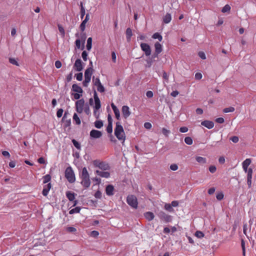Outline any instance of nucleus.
Segmentation results:
<instances>
[{
    "label": "nucleus",
    "instance_id": "obj_64",
    "mask_svg": "<svg viewBox=\"0 0 256 256\" xmlns=\"http://www.w3.org/2000/svg\"><path fill=\"white\" fill-rule=\"evenodd\" d=\"M94 196L97 198H100L102 197V193L100 191L98 190L94 194Z\"/></svg>",
    "mask_w": 256,
    "mask_h": 256
},
{
    "label": "nucleus",
    "instance_id": "obj_7",
    "mask_svg": "<svg viewBox=\"0 0 256 256\" xmlns=\"http://www.w3.org/2000/svg\"><path fill=\"white\" fill-rule=\"evenodd\" d=\"M140 48L142 51L145 53L146 56H149L151 54V49L150 46L146 43H142Z\"/></svg>",
    "mask_w": 256,
    "mask_h": 256
},
{
    "label": "nucleus",
    "instance_id": "obj_1",
    "mask_svg": "<svg viewBox=\"0 0 256 256\" xmlns=\"http://www.w3.org/2000/svg\"><path fill=\"white\" fill-rule=\"evenodd\" d=\"M116 128L114 130V134L116 138L124 144L126 140V134L120 122L116 123Z\"/></svg>",
    "mask_w": 256,
    "mask_h": 256
},
{
    "label": "nucleus",
    "instance_id": "obj_5",
    "mask_svg": "<svg viewBox=\"0 0 256 256\" xmlns=\"http://www.w3.org/2000/svg\"><path fill=\"white\" fill-rule=\"evenodd\" d=\"M157 215L160 220L166 222H170L172 220V216L166 214L163 211L158 212Z\"/></svg>",
    "mask_w": 256,
    "mask_h": 256
},
{
    "label": "nucleus",
    "instance_id": "obj_57",
    "mask_svg": "<svg viewBox=\"0 0 256 256\" xmlns=\"http://www.w3.org/2000/svg\"><path fill=\"white\" fill-rule=\"evenodd\" d=\"M247 178H252V168H249L248 172Z\"/></svg>",
    "mask_w": 256,
    "mask_h": 256
},
{
    "label": "nucleus",
    "instance_id": "obj_2",
    "mask_svg": "<svg viewBox=\"0 0 256 256\" xmlns=\"http://www.w3.org/2000/svg\"><path fill=\"white\" fill-rule=\"evenodd\" d=\"M80 178L81 179V184L85 188H88L90 185V176L86 167L82 169V172L80 174Z\"/></svg>",
    "mask_w": 256,
    "mask_h": 256
},
{
    "label": "nucleus",
    "instance_id": "obj_42",
    "mask_svg": "<svg viewBox=\"0 0 256 256\" xmlns=\"http://www.w3.org/2000/svg\"><path fill=\"white\" fill-rule=\"evenodd\" d=\"M106 130L108 133L112 134V124H108Z\"/></svg>",
    "mask_w": 256,
    "mask_h": 256
},
{
    "label": "nucleus",
    "instance_id": "obj_49",
    "mask_svg": "<svg viewBox=\"0 0 256 256\" xmlns=\"http://www.w3.org/2000/svg\"><path fill=\"white\" fill-rule=\"evenodd\" d=\"M172 170L176 171L178 169V166L176 164H172L170 166Z\"/></svg>",
    "mask_w": 256,
    "mask_h": 256
},
{
    "label": "nucleus",
    "instance_id": "obj_16",
    "mask_svg": "<svg viewBox=\"0 0 256 256\" xmlns=\"http://www.w3.org/2000/svg\"><path fill=\"white\" fill-rule=\"evenodd\" d=\"M51 187L52 185L50 183H48L44 186V188L42 192V194H43V196H48V192L50 189L51 188Z\"/></svg>",
    "mask_w": 256,
    "mask_h": 256
},
{
    "label": "nucleus",
    "instance_id": "obj_43",
    "mask_svg": "<svg viewBox=\"0 0 256 256\" xmlns=\"http://www.w3.org/2000/svg\"><path fill=\"white\" fill-rule=\"evenodd\" d=\"M84 110L86 114L89 115L90 114V109L88 104L85 105Z\"/></svg>",
    "mask_w": 256,
    "mask_h": 256
},
{
    "label": "nucleus",
    "instance_id": "obj_18",
    "mask_svg": "<svg viewBox=\"0 0 256 256\" xmlns=\"http://www.w3.org/2000/svg\"><path fill=\"white\" fill-rule=\"evenodd\" d=\"M72 90L80 94H82L83 92V90L82 88L78 86L77 84H72Z\"/></svg>",
    "mask_w": 256,
    "mask_h": 256
},
{
    "label": "nucleus",
    "instance_id": "obj_8",
    "mask_svg": "<svg viewBox=\"0 0 256 256\" xmlns=\"http://www.w3.org/2000/svg\"><path fill=\"white\" fill-rule=\"evenodd\" d=\"M90 136L92 138H98L102 136V132L98 130H92L90 132Z\"/></svg>",
    "mask_w": 256,
    "mask_h": 256
},
{
    "label": "nucleus",
    "instance_id": "obj_26",
    "mask_svg": "<svg viewBox=\"0 0 256 256\" xmlns=\"http://www.w3.org/2000/svg\"><path fill=\"white\" fill-rule=\"evenodd\" d=\"M132 35V30L130 28H128L126 30V37L128 42L130 40L131 37Z\"/></svg>",
    "mask_w": 256,
    "mask_h": 256
},
{
    "label": "nucleus",
    "instance_id": "obj_20",
    "mask_svg": "<svg viewBox=\"0 0 256 256\" xmlns=\"http://www.w3.org/2000/svg\"><path fill=\"white\" fill-rule=\"evenodd\" d=\"M66 114H67V112H65V113L64 114V116H63V118H62V121H63L64 122V126L66 127V128L70 126L71 124V120H70V119L65 120Z\"/></svg>",
    "mask_w": 256,
    "mask_h": 256
},
{
    "label": "nucleus",
    "instance_id": "obj_9",
    "mask_svg": "<svg viewBox=\"0 0 256 256\" xmlns=\"http://www.w3.org/2000/svg\"><path fill=\"white\" fill-rule=\"evenodd\" d=\"M122 116L126 119L130 115L131 112L130 110V108L127 106H122Z\"/></svg>",
    "mask_w": 256,
    "mask_h": 256
},
{
    "label": "nucleus",
    "instance_id": "obj_17",
    "mask_svg": "<svg viewBox=\"0 0 256 256\" xmlns=\"http://www.w3.org/2000/svg\"><path fill=\"white\" fill-rule=\"evenodd\" d=\"M96 173L102 178H108L110 176V173L108 172L96 170Z\"/></svg>",
    "mask_w": 256,
    "mask_h": 256
},
{
    "label": "nucleus",
    "instance_id": "obj_34",
    "mask_svg": "<svg viewBox=\"0 0 256 256\" xmlns=\"http://www.w3.org/2000/svg\"><path fill=\"white\" fill-rule=\"evenodd\" d=\"M90 80L91 78L84 77V80L82 82L84 86L87 87L88 86V84L90 81Z\"/></svg>",
    "mask_w": 256,
    "mask_h": 256
},
{
    "label": "nucleus",
    "instance_id": "obj_55",
    "mask_svg": "<svg viewBox=\"0 0 256 256\" xmlns=\"http://www.w3.org/2000/svg\"><path fill=\"white\" fill-rule=\"evenodd\" d=\"M64 110L62 108H60L56 112V116L58 118H60L63 114Z\"/></svg>",
    "mask_w": 256,
    "mask_h": 256
},
{
    "label": "nucleus",
    "instance_id": "obj_53",
    "mask_svg": "<svg viewBox=\"0 0 256 256\" xmlns=\"http://www.w3.org/2000/svg\"><path fill=\"white\" fill-rule=\"evenodd\" d=\"M216 198L217 200H222L224 198L223 193L222 192L218 193L216 194Z\"/></svg>",
    "mask_w": 256,
    "mask_h": 256
},
{
    "label": "nucleus",
    "instance_id": "obj_39",
    "mask_svg": "<svg viewBox=\"0 0 256 256\" xmlns=\"http://www.w3.org/2000/svg\"><path fill=\"white\" fill-rule=\"evenodd\" d=\"M251 163V160L250 158H246V160H244L242 163V166H248Z\"/></svg>",
    "mask_w": 256,
    "mask_h": 256
},
{
    "label": "nucleus",
    "instance_id": "obj_15",
    "mask_svg": "<svg viewBox=\"0 0 256 256\" xmlns=\"http://www.w3.org/2000/svg\"><path fill=\"white\" fill-rule=\"evenodd\" d=\"M201 124L208 129H211L214 126V123L210 120H204L201 122Z\"/></svg>",
    "mask_w": 256,
    "mask_h": 256
},
{
    "label": "nucleus",
    "instance_id": "obj_32",
    "mask_svg": "<svg viewBox=\"0 0 256 256\" xmlns=\"http://www.w3.org/2000/svg\"><path fill=\"white\" fill-rule=\"evenodd\" d=\"M43 183L46 184L51 180V176L50 174H47L43 176Z\"/></svg>",
    "mask_w": 256,
    "mask_h": 256
},
{
    "label": "nucleus",
    "instance_id": "obj_14",
    "mask_svg": "<svg viewBox=\"0 0 256 256\" xmlns=\"http://www.w3.org/2000/svg\"><path fill=\"white\" fill-rule=\"evenodd\" d=\"M114 187L112 185H108L106 188V195L111 196L114 195Z\"/></svg>",
    "mask_w": 256,
    "mask_h": 256
},
{
    "label": "nucleus",
    "instance_id": "obj_58",
    "mask_svg": "<svg viewBox=\"0 0 256 256\" xmlns=\"http://www.w3.org/2000/svg\"><path fill=\"white\" fill-rule=\"evenodd\" d=\"M58 28L60 32L61 33L62 36H64L65 34L64 28L60 25H58Z\"/></svg>",
    "mask_w": 256,
    "mask_h": 256
},
{
    "label": "nucleus",
    "instance_id": "obj_10",
    "mask_svg": "<svg viewBox=\"0 0 256 256\" xmlns=\"http://www.w3.org/2000/svg\"><path fill=\"white\" fill-rule=\"evenodd\" d=\"M94 100L95 106L94 108L96 110H99L100 108V101L98 98L97 93L96 91L94 92Z\"/></svg>",
    "mask_w": 256,
    "mask_h": 256
},
{
    "label": "nucleus",
    "instance_id": "obj_45",
    "mask_svg": "<svg viewBox=\"0 0 256 256\" xmlns=\"http://www.w3.org/2000/svg\"><path fill=\"white\" fill-rule=\"evenodd\" d=\"M170 130L166 129V128H162V133L164 136L168 137V134H170Z\"/></svg>",
    "mask_w": 256,
    "mask_h": 256
},
{
    "label": "nucleus",
    "instance_id": "obj_31",
    "mask_svg": "<svg viewBox=\"0 0 256 256\" xmlns=\"http://www.w3.org/2000/svg\"><path fill=\"white\" fill-rule=\"evenodd\" d=\"M94 126L97 128H100L103 126V122L102 120H96L94 122Z\"/></svg>",
    "mask_w": 256,
    "mask_h": 256
},
{
    "label": "nucleus",
    "instance_id": "obj_30",
    "mask_svg": "<svg viewBox=\"0 0 256 256\" xmlns=\"http://www.w3.org/2000/svg\"><path fill=\"white\" fill-rule=\"evenodd\" d=\"M80 206H77L74 208L70 210L69 214H72L76 213H79L80 210Z\"/></svg>",
    "mask_w": 256,
    "mask_h": 256
},
{
    "label": "nucleus",
    "instance_id": "obj_59",
    "mask_svg": "<svg viewBox=\"0 0 256 256\" xmlns=\"http://www.w3.org/2000/svg\"><path fill=\"white\" fill-rule=\"evenodd\" d=\"M198 56L202 60L206 59L205 54L203 52H200L198 54Z\"/></svg>",
    "mask_w": 256,
    "mask_h": 256
},
{
    "label": "nucleus",
    "instance_id": "obj_11",
    "mask_svg": "<svg viewBox=\"0 0 256 256\" xmlns=\"http://www.w3.org/2000/svg\"><path fill=\"white\" fill-rule=\"evenodd\" d=\"M74 68L78 72H80L82 70L83 66L80 59L78 58L76 60Z\"/></svg>",
    "mask_w": 256,
    "mask_h": 256
},
{
    "label": "nucleus",
    "instance_id": "obj_63",
    "mask_svg": "<svg viewBox=\"0 0 256 256\" xmlns=\"http://www.w3.org/2000/svg\"><path fill=\"white\" fill-rule=\"evenodd\" d=\"M180 131L182 133L186 132L188 131V128L186 126L181 127L180 128Z\"/></svg>",
    "mask_w": 256,
    "mask_h": 256
},
{
    "label": "nucleus",
    "instance_id": "obj_40",
    "mask_svg": "<svg viewBox=\"0 0 256 256\" xmlns=\"http://www.w3.org/2000/svg\"><path fill=\"white\" fill-rule=\"evenodd\" d=\"M235 110L234 108V107H228L225 108L223 110V112L225 113H228L230 112H233Z\"/></svg>",
    "mask_w": 256,
    "mask_h": 256
},
{
    "label": "nucleus",
    "instance_id": "obj_35",
    "mask_svg": "<svg viewBox=\"0 0 256 256\" xmlns=\"http://www.w3.org/2000/svg\"><path fill=\"white\" fill-rule=\"evenodd\" d=\"M184 142L186 144L188 145H191L192 144L193 141L190 137L186 136L184 138Z\"/></svg>",
    "mask_w": 256,
    "mask_h": 256
},
{
    "label": "nucleus",
    "instance_id": "obj_50",
    "mask_svg": "<svg viewBox=\"0 0 256 256\" xmlns=\"http://www.w3.org/2000/svg\"><path fill=\"white\" fill-rule=\"evenodd\" d=\"M76 80H78V81L82 80V77H83V75H82V72H80V73H78V74H76Z\"/></svg>",
    "mask_w": 256,
    "mask_h": 256
},
{
    "label": "nucleus",
    "instance_id": "obj_46",
    "mask_svg": "<svg viewBox=\"0 0 256 256\" xmlns=\"http://www.w3.org/2000/svg\"><path fill=\"white\" fill-rule=\"evenodd\" d=\"M195 236L198 238H202L204 236V234L200 231H196Z\"/></svg>",
    "mask_w": 256,
    "mask_h": 256
},
{
    "label": "nucleus",
    "instance_id": "obj_28",
    "mask_svg": "<svg viewBox=\"0 0 256 256\" xmlns=\"http://www.w3.org/2000/svg\"><path fill=\"white\" fill-rule=\"evenodd\" d=\"M73 120L74 122H75L76 124L77 125H80L81 124V121H80V118L78 117V114L76 113H74V114Z\"/></svg>",
    "mask_w": 256,
    "mask_h": 256
},
{
    "label": "nucleus",
    "instance_id": "obj_23",
    "mask_svg": "<svg viewBox=\"0 0 256 256\" xmlns=\"http://www.w3.org/2000/svg\"><path fill=\"white\" fill-rule=\"evenodd\" d=\"M92 71L93 69L92 67L87 68L84 72V77L91 78Z\"/></svg>",
    "mask_w": 256,
    "mask_h": 256
},
{
    "label": "nucleus",
    "instance_id": "obj_19",
    "mask_svg": "<svg viewBox=\"0 0 256 256\" xmlns=\"http://www.w3.org/2000/svg\"><path fill=\"white\" fill-rule=\"evenodd\" d=\"M154 48L156 54H160L162 52V46L159 42L154 44Z\"/></svg>",
    "mask_w": 256,
    "mask_h": 256
},
{
    "label": "nucleus",
    "instance_id": "obj_52",
    "mask_svg": "<svg viewBox=\"0 0 256 256\" xmlns=\"http://www.w3.org/2000/svg\"><path fill=\"white\" fill-rule=\"evenodd\" d=\"M66 230L70 232H75L76 231V229L72 226H68L66 228Z\"/></svg>",
    "mask_w": 256,
    "mask_h": 256
},
{
    "label": "nucleus",
    "instance_id": "obj_13",
    "mask_svg": "<svg viewBox=\"0 0 256 256\" xmlns=\"http://www.w3.org/2000/svg\"><path fill=\"white\" fill-rule=\"evenodd\" d=\"M89 19L90 14L88 13L86 16L84 20L82 22L80 25V28L81 31L84 32L85 30L86 23L88 22Z\"/></svg>",
    "mask_w": 256,
    "mask_h": 256
},
{
    "label": "nucleus",
    "instance_id": "obj_62",
    "mask_svg": "<svg viewBox=\"0 0 256 256\" xmlns=\"http://www.w3.org/2000/svg\"><path fill=\"white\" fill-rule=\"evenodd\" d=\"M101 162H100L98 160H94L93 162V164H94V166L99 168Z\"/></svg>",
    "mask_w": 256,
    "mask_h": 256
},
{
    "label": "nucleus",
    "instance_id": "obj_61",
    "mask_svg": "<svg viewBox=\"0 0 256 256\" xmlns=\"http://www.w3.org/2000/svg\"><path fill=\"white\" fill-rule=\"evenodd\" d=\"M195 79L200 80L202 78V74L200 72H197L194 76Z\"/></svg>",
    "mask_w": 256,
    "mask_h": 256
},
{
    "label": "nucleus",
    "instance_id": "obj_12",
    "mask_svg": "<svg viewBox=\"0 0 256 256\" xmlns=\"http://www.w3.org/2000/svg\"><path fill=\"white\" fill-rule=\"evenodd\" d=\"M112 108L114 111V112L115 114V116L118 120H120V116L119 110L118 108L114 105V103L111 104Z\"/></svg>",
    "mask_w": 256,
    "mask_h": 256
},
{
    "label": "nucleus",
    "instance_id": "obj_41",
    "mask_svg": "<svg viewBox=\"0 0 256 256\" xmlns=\"http://www.w3.org/2000/svg\"><path fill=\"white\" fill-rule=\"evenodd\" d=\"M72 142L73 144L74 145V146L77 149H78V150H80V144L78 142H77L74 139H73L72 140Z\"/></svg>",
    "mask_w": 256,
    "mask_h": 256
},
{
    "label": "nucleus",
    "instance_id": "obj_60",
    "mask_svg": "<svg viewBox=\"0 0 256 256\" xmlns=\"http://www.w3.org/2000/svg\"><path fill=\"white\" fill-rule=\"evenodd\" d=\"M216 168L215 166H210V167H209V170L210 172H211V173H214L216 172Z\"/></svg>",
    "mask_w": 256,
    "mask_h": 256
},
{
    "label": "nucleus",
    "instance_id": "obj_38",
    "mask_svg": "<svg viewBox=\"0 0 256 256\" xmlns=\"http://www.w3.org/2000/svg\"><path fill=\"white\" fill-rule=\"evenodd\" d=\"M164 208L170 212H173L174 211V209L173 208H172V206L170 204H166L165 205H164Z\"/></svg>",
    "mask_w": 256,
    "mask_h": 256
},
{
    "label": "nucleus",
    "instance_id": "obj_6",
    "mask_svg": "<svg viewBox=\"0 0 256 256\" xmlns=\"http://www.w3.org/2000/svg\"><path fill=\"white\" fill-rule=\"evenodd\" d=\"M84 106H85L84 100L83 98L78 100L76 102V111L79 114L82 113L84 110Z\"/></svg>",
    "mask_w": 256,
    "mask_h": 256
},
{
    "label": "nucleus",
    "instance_id": "obj_24",
    "mask_svg": "<svg viewBox=\"0 0 256 256\" xmlns=\"http://www.w3.org/2000/svg\"><path fill=\"white\" fill-rule=\"evenodd\" d=\"M172 20V16L170 14H166L163 18V22L164 24H168Z\"/></svg>",
    "mask_w": 256,
    "mask_h": 256
},
{
    "label": "nucleus",
    "instance_id": "obj_21",
    "mask_svg": "<svg viewBox=\"0 0 256 256\" xmlns=\"http://www.w3.org/2000/svg\"><path fill=\"white\" fill-rule=\"evenodd\" d=\"M98 168L102 170H106L110 169V166L108 164L102 162Z\"/></svg>",
    "mask_w": 256,
    "mask_h": 256
},
{
    "label": "nucleus",
    "instance_id": "obj_3",
    "mask_svg": "<svg viewBox=\"0 0 256 256\" xmlns=\"http://www.w3.org/2000/svg\"><path fill=\"white\" fill-rule=\"evenodd\" d=\"M65 177L70 183H73L75 182V174L71 166H68L66 168L65 170Z\"/></svg>",
    "mask_w": 256,
    "mask_h": 256
},
{
    "label": "nucleus",
    "instance_id": "obj_33",
    "mask_svg": "<svg viewBox=\"0 0 256 256\" xmlns=\"http://www.w3.org/2000/svg\"><path fill=\"white\" fill-rule=\"evenodd\" d=\"M152 38L154 39H158L160 42L162 41V36L158 32L154 33L152 35Z\"/></svg>",
    "mask_w": 256,
    "mask_h": 256
},
{
    "label": "nucleus",
    "instance_id": "obj_48",
    "mask_svg": "<svg viewBox=\"0 0 256 256\" xmlns=\"http://www.w3.org/2000/svg\"><path fill=\"white\" fill-rule=\"evenodd\" d=\"M72 94L74 96V98L75 100H78L82 96V94H80V93H78V92Z\"/></svg>",
    "mask_w": 256,
    "mask_h": 256
},
{
    "label": "nucleus",
    "instance_id": "obj_44",
    "mask_svg": "<svg viewBox=\"0 0 256 256\" xmlns=\"http://www.w3.org/2000/svg\"><path fill=\"white\" fill-rule=\"evenodd\" d=\"M9 62L10 64H12L16 66H18L19 65L18 62L14 58H10Z\"/></svg>",
    "mask_w": 256,
    "mask_h": 256
},
{
    "label": "nucleus",
    "instance_id": "obj_25",
    "mask_svg": "<svg viewBox=\"0 0 256 256\" xmlns=\"http://www.w3.org/2000/svg\"><path fill=\"white\" fill-rule=\"evenodd\" d=\"M66 196L70 201H73L75 198L74 193L70 191L66 192Z\"/></svg>",
    "mask_w": 256,
    "mask_h": 256
},
{
    "label": "nucleus",
    "instance_id": "obj_37",
    "mask_svg": "<svg viewBox=\"0 0 256 256\" xmlns=\"http://www.w3.org/2000/svg\"><path fill=\"white\" fill-rule=\"evenodd\" d=\"M230 10V6L228 4L225 5L222 10V12L225 13Z\"/></svg>",
    "mask_w": 256,
    "mask_h": 256
},
{
    "label": "nucleus",
    "instance_id": "obj_56",
    "mask_svg": "<svg viewBox=\"0 0 256 256\" xmlns=\"http://www.w3.org/2000/svg\"><path fill=\"white\" fill-rule=\"evenodd\" d=\"M146 66L150 68L152 64V62H153L152 60V59H148V60H146Z\"/></svg>",
    "mask_w": 256,
    "mask_h": 256
},
{
    "label": "nucleus",
    "instance_id": "obj_54",
    "mask_svg": "<svg viewBox=\"0 0 256 256\" xmlns=\"http://www.w3.org/2000/svg\"><path fill=\"white\" fill-rule=\"evenodd\" d=\"M230 140L234 143H237L238 142L239 138L237 136H233L230 138Z\"/></svg>",
    "mask_w": 256,
    "mask_h": 256
},
{
    "label": "nucleus",
    "instance_id": "obj_22",
    "mask_svg": "<svg viewBox=\"0 0 256 256\" xmlns=\"http://www.w3.org/2000/svg\"><path fill=\"white\" fill-rule=\"evenodd\" d=\"M144 217L149 221L152 220L154 218V214L150 212H146L144 214Z\"/></svg>",
    "mask_w": 256,
    "mask_h": 256
},
{
    "label": "nucleus",
    "instance_id": "obj_36",
    "mask_svg": "<svg viewBox=\"0 0 256 256\" xmlns=\"http://www.w3.org/2000/svg\"><path fill=\"white\" fill-rule=\"evenodd\" d=\"M92 82H93L94 85L96 86L100 85V84H101V82H100L99 78H95L94 76H93V78H92Z\"/></svg>",
    "mask_w": 256,
    "mask_h": 256
},
{
    "label": "nucleus",
    "instance_id": "obj_4",
    "mask_svg": "<svg viewBox=\"0 0 256 256\" xmlns=\"http://www.w3.org/2000/svg\"><path fill=\"white\" fill-rule=\"evenodd\" d=\"M127 203L132 208H136L138 207V201L134 195H130L127 196Z\"/></svg>",
    "mask_w": 256,
    "mask_h": 256
},
{
    "label": "nucleus",
    "instance_id": "obj_47",
    "mask_svg": "<svg viewBox=\"0 0 256 256\" xmlns=\"http://www.w3.org/2000/svg\"><path fill=\"white\" fill-rule=\"evenodd\" d=\"M97 86V90L98 92H104V86L101 84H100V85H98L96 86Z\"/></svg>",
    "mask_w": 256,
    "mask_h": 256
},
{
    "label": "nucleus",
    "instance_id": "obj_27",
    "mask_svg": "<svg viewBox=\"0 0 256 256\" xmlns=\"http://www.w3.org/2000/svg\"><path fill=\"white\" fill-rule=\"evenodd\" d=\"M196 160L200 164H204L206 162V159L202 156H196Z\"/></svg>",
    "mask_w": 256,
    "mask_h": 256
},
{
    "label": "nucleus",
    "instance_id": "obj_29",
    "mask_svg": "<svg viewBox=\"0 0 256 256\" xmlns=\"http://www.w3.org/2000/svg\"><path fill=\"white\" fill-rule=\"evenodd\" d=\"M92 38L91 37H90L88 38L87 40V44H86V49L88 50H90L92 48Z\"/></svg>",
    "mask_w": 256,
    "mask_h": 256
},
{
    "label": "nucleus",
    "instance_id": "obj_51",
    "mask_svg": "<svg viewBox=\"0 0 256 256\" xmlns=\"http://www.w3.org/2000/svg\"><path fill=\"white\" fill-rule=\"evenodd\" d=\"M82 56L84 61H86L88 60V53L86 50L82 52Z\"/></svg>",
    "mask_w": 256,
    "mask_h": 256
}]
</instances>
